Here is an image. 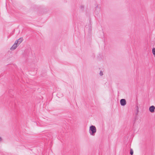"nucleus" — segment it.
Listing matches in <instances>:
<instances>
[{"instance_id": "nucleus-1", "label": "nucleus", "mask_w": 155, "mask_h": 155, "mask_svg": "<svg viewBox=\"0 0 155 155\" xmlns=\"http://www.w3.org/2000/svg\"><path fill=\"white\" fill-rule=\"evenodd\" d=\"M96 132V129L95 126L92 125L89 128V133L91 135L94 136Z\"/></svg>"}, {"instance_id": "nucleus-2", "label": "nucleus", "mask_w": 155, "mask_h": 155, "mask_svg": "<svg viewBox=\"0 0 155 155\" xmlns=\"http://www.w3.org/2000/svg\"><path fill=\"white\" fill-rule=\"evenodd\" d=\"M120 104L121 105L124 106L126 104V102L125 99H123L120 100Z\"/></svg>"}, {"instance_id": "nucleus-3", "label": "nucleus", "mask_w": 155, "mask_h": 155, "mask_svg": "<svg viewBox=\"0 0 155 155\" xmlns=\"http://www.w3.org/2000/svg\"><path fill=\"white\" fill-rule=\"evenodd\" d=\"M18 45L17 43L15 41L14 44L11 48V50H13L15 49Z\"/></svg>"}, {"instance_id": "nucleus-4", "label": "nucleus", "mask_w": 155, "mask_h": 155, "mask_svg": "<svg viewBox=\"0 0 155 155\" xmlns=\"http://www.w3.org/2000/svg\"><path fill=\"white\" fill-rule=\"evenodd\" d=\"M155 107L154 106H151L149 108V110L150 112L151 113H153L154 112V110Z\"/></svg>"}, {"instance_id": "nucleus-5", "label": "nucleus", "mask_w": 155, "mask_h": 155, "mask_svg": "<svg viewBox=\"0 0 155 155\" xmlns=\"http://www.w3.org/2000/svg\"><path fill=\"white\" fill-rule=\"evenodd\" d=\"M23 39L22 38H20L18 39L15 42L18 45L20 44L23 41Z\"/></svg>"}, {"instance_id": "nucleus-6", "label": "nucleus", "mask_w": 155, "mask_h": 155, "mask_svg": "<svg viewBox=\"0 0 155 155\" xmlns=\"http://www.w3.org/2000/svg\"><path fill=\"white\" fill-rule=\"evenodd\" d=\"M152 53L154 55L155 57V48H153L152 50Z\"/></svg>"}, {"instance_id": "nucleus-7", "label": "nucleus", "mask_w": 155, "mask_h": 155, "mask_svg": "<svg viewBox=\"0 0 155 155\" xmlns=\"http://www.w3.org/2000/svg\"><path fill=\"white\" fill-rule=\"evenodd\" d=\"M133 154V151L132 149H131L130 150V154L131 155H132Z\"/></svg>"}, {"instance_id": "nucleus-8", "label": "nucleus", "mask_w": 155, "mask_h": 155, "mask_svg": "<svg viewBox=\"0 0 155 155\" xmlns=\"http://www.w3.org/2000/svg\"><path fill=\"white\" fill-rule=\"evenodd\" d=\"M100 74L101 76L103 75V72H102L101 71V72H100Z\"/></svg>"}, {"instance_id": "nucleus-9", "label": "nucleus", "mask_w": 155, "mask_h": 155, "mask_svg": "<svg viewBox=\"0 0 155 155\" xmlns=\"http://www.w3.org/2000/svg\"><path fill=\"white\" fill-rule=\"evenodd\" d=\"M1 139V137H0V139Z\"/></svg>"}]
</instances>
